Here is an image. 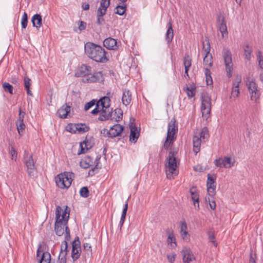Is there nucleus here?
Segmentation results:
<instances>
[{
	"mask_svg": "<svg viewBox=\"0 0 263 263\" xmlns=\"http://www.w3.org/2000/svg\"><path fill=\"white\" fill-rule=\"evenodd\" d=\"M85 52L92 60L98 63H105L108 61L106 52L101 46L91 42L85 45Z\"/></svg>",
	"mask_w": 263,
	"mask_h": 263,
	"instance_id": "nucleus-2",
	"label": "nucleus"
},
{
	"mask_svg": "<svg viewBox=\"0 0 263 263\" xmlns=\"http://www.w3.org/2000/svg\"><path fill=\"white\" fill-rule=\"evenodd\" d=\"M223 58L224 61L227 76L230 78L232 77L233 64L232 63V54L230 50L228 49H223Z\"/></svg>",
	"mask_w": 263,
	"mask_h": 263,
	"instance_id": "nucleus-7",
	"label": "nucleus"
},
{
	"mask_svg": "<svg viewBox=\"0 0 263 263\" xmlns=\"http://www.w3.org/2000/svg\"><path fill=\"white\" fill-rule=\"evenodd\" d=\"M206 187L208 194L211 197H213L216 193V175L208 174L207 175Z\"/></svg>",
	"mask_w": 263,
	"mask_h": 263,
	"instance_id": "nucleus-8",
	"label": "nucleus"
},
{
	"mask_svg": "<svg viewBox=\"0 0 263 263\" xmlns=\"http://www.w3.org/2000/svg\"><path fill=\"white\" fill-rule=\"evenodd\" d=\"M128 199H127V200L126 201L125 204L124 205V207L123 208L122 213V215H121V217L120 219H122V220H125V217H126V213H127V209H128Z\"/></svg>",
	"mask_w": 263,
	"mask_h": 263,
	"instance_id": "nucleus-49",
	"label": "nucleus"
},
{
	"mask_svg": "<svg viewBox=\"0 0 263 263\" xmlns=\"http://www.w3.org/2000/svg\"><path fill=\"white\" fill-rule=\"evenodd\" d=\"M60 251L63 252L64 253H68V242H67L66 241H63L62 242Z\"/></svg>",
	"mask_w": 263,
	"mask_h": 263,
	"instance_id": "nucleus-53",
	"label": "nucleus"
},
{
	"mask_svg": "<svg viewBox=\"0 0 263 263\" xmlns=\"http://www.w3.org/2000/svg\"><path fill=\"white\" fill-rule=\"evenodd\" d=\"M24 164L26 168V171L30 177H34L35 174L36 168L32 155L25 151L24 154Z\"/></svg>",
	"mask_w": 263,
	"mask_h": 263,
	"instance_id": "nucleus-5",
	"label": "nucleus"
},
{
	"mask_svg": "<svg viewBox=\"0 0 263 263\" xmlns=\"http://www.w3.org/2000/svg\"><path fill=\"white\" fill-rule=\"evenodd\" d=\"M248 85V89L250 94L251 99L257 101L259 98L260 92L257 89V86L255 82L251 81Z\"/></svg>",
	"mask_w": 263,
	"mask_h": 263,
	"instance_id": "nucleus-10",
	"label": "nucleus"
},
{
	"mask_svg": "<svg viewBox=\"0 0 263 263\" xmlns=\"http://www.w3.org/2000/svg\"><path fill=\"white\" fill-rule=\"evenodd\" d=\"M82 81L84 83H95L97 82H103L104 78L102 71H99L93 73V74H88L86 77L82 78Z\"/></svg>",
	"mask_w": 263,
	"mask_h": 263,
	"instance_id": "nucleus-9",
	"label": "nucleus"
},
{
	"mask_svg": "<svg viewBox=\"0 0 263 263\" xmlns=\"http://www.w3.org/2000/svg\"><path fill=\"white\" fill-rule=\"evenodd\" d=\"M51 255L48 251H44L41 258L40 260V263H50Z\"/></svg>",
	"mask_w": 263,
	"mask_h": 263,
	"instance_id": "nucleus-32",
	"label": "nucleus"
},
{
	"mask_svg": "<svg viewBox=\"0 0 263 263\" xmlns=\"http://www.w3.org/2000/svg\"><path fill=\"white\" fill-rule=\"evenodd\" d=\"M208 236L209 239L212 241V242L213 243V245L215 246H217V243L216 242V241L214 240L215 239V235L213 232L210 231L208 232Z\"/></svg>",
	"mask_w": 263,
	"mask_h": 263,
	"instance_id": "nucleus-58",
	"label": "nucleus"
},
{
	"mask_svg": "<svg viewBox=\"0 0 263 263\" xmlns=\"http://www.w3.org/2000/svg\"><path fill=\"white\" fill-rule=\"evenodd\" d=\"M107 10L99 7L97 10V17H102L106 14Z\"/></svg>",
	"mask_w": 263,
	"mask_h": 263,
	"instance_id": "nucleus-57",
	"label": "nucleus"
},
{
	"mask_svg": "<svg viewBox=\"0 0 263 263\" xmlns=\"http://www.w3.org/2000/svg\"><path fill=\"white\" fill-rule=\"evenodd\" d=\"M31 22L34 27L37 29L42 25V17L40 14H35L31 18Z\"/></svg>",
	"mask_w": 263,
	"mask_h": 263,
	"instance_id": "nucleus-24",
	"label": "nucleus"
},
{
	"mask_svg": "<svg viewBox=\"0 0 263 263\" xmlns=\"http://www.w3.org/2000/svg\"><path fill=\"white\" fill-rule=\"evenodd\" d=\"M117 40L111 37L105 39L103 41V46L108 50L117 49Z\"/></svg>",
	"mask_w": 263,
	"mask_h": 263,
	"instance_id": "nucleus-17",
	"label": "nucleus"
},
{
	"mask_svg": "<svg viewBox=\"0 0 263 263\" xmlns=\"http://www.w3.org/2000/svg\"><path fill=\"white\" fill-rule=\"evenodd\" d=\"M101 168V167L98 166V164H95V167L90 169L88 172V176H93L99 172V169Z\"/></svg>",
	"mask_w": 263,
	"mask_h": 263,
	"instance_id": "nucleus-48",
	"label": "nucleus"
},
{
	"mask_svg": "<svg viewBox=\"0 0 263 263\" xmlns=\"http://www.w3.org/2000/svg\"><path fill=\"white\" fill-rule=\"evenodd\" d=\"M101 111V107L99 105L98 103H96V107L91 111V113L92 115H96Z\"/></svg>",
	"mask_w": 263,
	"mask_h": 263,
	"instance_id": "nucleus-56",
	"label": "nucleus"
},
{
	"mask_svg": "<svg viewBox=\"0 0 263 263\" xmlns=\"http://www.w3.org/2000/svg\"><path fill=\"white\" fill-rule=\"evenodd\" d=\"M176 120L173 118L168 124L167 136L176 139V135L178 131L177 124H176Z\"/></svg>",
	"mask_w": 263,
	"mask_h": 263,
	"instance_id": "nucleus-12",
	"label": "nucleus"
},
{
	"mask_svg": "<svg viewBox=\"0 0 263 263\" xmlns=\"http://www.w3.org/2000/svg\"><path fill=\"white\" fill-rule=\"evenodd\" d=\"M190 193L191 195V198L194 202V204L196 206V202L199 201V194L197 192V188L195 186H193L190 190Z\"/></svg>",
	"mask_w": 263,
	"mask_h": 263,
	"instance_id": "nucleus-30",
	"label": "nucleus"
},
{
	"mask_svg": "<svg viewBox=\"0 0 263 263\" xmlns=\"http://www.w3.org/2000/svg\"><path fill=\"white\" fill-rule=\"evenodd\" d=\"M241 82V77L237 76L233 82V88L231 92V97L234 99L237 98L239 94V86Z\"/></svg>",
	"mask_w": 263,
	"mask_h": 263,
	"instance_id": "nucleus-14",
	"label": "nucleus"
},
{
	"mask_svg": "<svg viewBox=\"0 0 263 263\" xmlns=\"http://www.w3.org/2000/svg\"><path fill=\"white\" fill-rule=\"evenodd\" d=\"M183 89L186 92V95L189 98H191L195 95L196 86L194 84L191 85L190 87L186 85L183 87Z\"/></svg>",
	"mask_w": 263,
	"mask_h": 263,
	"instance_id": "nucleus-28",
	"label": "nucleus"
},
{
	"mask_svg": "<svg viewBox=\"0 0 263 263\" xmlns=\"http://www.w3.org/2000/svg\"><path fill=\"white\" fill-rule=\"evenodd\" d=\"M217 21L219 23V30L223 37L224 34H228L227 27L224 16L221 15H218Z\"/></svg>",
	"mask_w": 263,
	"mask_h": 263,
	"instance_id": "nucleus-15",
	"label": "nucleus"
},
{
	"mask_svg": "<svg viewBox=\"0 0 263 263\" xmlns=\"http://www.w3.org/2000/svg\"><path fill=\"white\" fill-rule=\"evenodd\" d=\"M181 235L182 239L185 241H189L190 239V236L187 231H184L181 233Z\"/></svg>",
	"mask_w": 263,
	"mask_h": 263,
	"instance_id": "nucleus-59",
	"label": "nucleus"
},
{
	"mask_svg": "<svg viewBox=\"0 0 263 263\" xmlns=\"http://www.w3.org/2000/svg\"><path fill=\"white\" fill-rule=\"evenodd\" d=\"M77 127L75 128L77 131L79 133H84L88 132L89 130V126H87L85 124H76Z\"/></svg>",
	"mask_w": 263,
	"mask_h": 263,
	"instance_id": "nucleus-36",
	"label": "nucleus"
},
{
	"mask_svg": "<svg viewBox=\"0 0 263 263\" xmlns=\"http://www.w3.org/2000/svg\"><path fill=\"white\" fill-rule=\"evenodd\" d=\"M167 242L168 245L170 244L171 245L172 248H174L177 246L176 238L174 234L168 236L167 239Z\"/></svg>",
	"mask_w": 263,
	"mask_h": 263,
	"instance_id": "nucleus-45",
	"label": "nucleus"
},
{
	"mask_svg": "<svg viewBox=\"0 0 263 263\" xmlns=\"http://www.w3.org/2000/svg\"><path fill=\"white\" fill-rule=\"evenodd\" d=\"M70 106L68 105L67 103L62 105L57 111L59 117L62 119L67 118L68 114L70 113Z\"/></svg>",
	"mask_w": 263,
	"mask_h": 263,
	"instance_id": "nucleus-18",
	"label": "nucleus"
},
{
	"mask_svg": "<svg viewBox=\"0 0 263 263\" xmlns=\"http://www.w3.org/2000/svg\"><path fill=\"white\" fill-rule=\"evenodd\" d=\"M176 138L166 136V139L163 144V148L165 150H167L169 147L173 144Z\"/></svg>",
	"mask_w": 263,
	"mask_h": 263,
	"instance_id": "nucleus-38",
	"label": "nucleus"
},
{
	"mask_svg": "<svg viewBox=\"0 0 263 263\" xmlns=\"http://www.w3.org/2000/svg\"><path fill=\"white\" fill-rule=\"evenodd\" d=\"M130 133L129 135V140L133 143H136L139 136V131L134 125H130Z\"/></svg>",
	"mask_w": 263,
	"mask_h": 263,
	"instance_id": "nucleus-21",
	"label": "nucleus"
},
{
	"mask_svg": "<svg viewBox=\"0 0 263 263\" xmlns=\"http://www.w3.org/2000/svg\"><path fill=\"white\" fill-rule=\"evenodd\" d=\"M193 151L196 155L200 150L201 140L198 136L195 135L193 138Z\"/></svg>",
	"mask_w": 263,
	"mask_h": 263,
	"instance_id": "nucleus-27",
	"label": "nucleus"
},
{
	"mask_svg": "<svg viewBox=\"0 0 263 263\" xmlns=\"http://www.w3.org/2000/svg\"><path fill=\"white\" fill-rule=\"evenodd\" d=\"M114 112L115 117L114 119H115L117 122H118L122 119L123 111L121 108H117L115 109Z\"/></svg>",
	"mask_w": 263,
	"mask_h": 263,
	"instance_id": "nucleus-40",
	"label": "nucleus"
},
{
	"mask_svg": "<svg viewBox=\"0 0 263 263\" xmlns=\"http://www.w3.org/2000/svg\"><path fill=\"white\" fill-rule=\"evenodd\" d=\"M80 196L84 198H87L89 195V191L87 186L82 187L80 191Z\"/></svg>",
	"mask_w": 263,
	"mask_h": 263,
	"instance_id": "nucleus-46",
	"label": "nucleus"
},
{
	"mask_svg": "<svg viewBox=\"0 0 263 263\" xmlns=\"http://www.w3.org/2000/svg\"><path fill=\"white\" fill-rule=\"evenodd\" d=\"M110 2L107 0H101L100 2V8H103L107 10V8L109 6Z\"/></svg>",
	"mask_w": 263,
	"mask_h": 263,
	"instance_id": "nucleus-52",
	"label": "nucleus"
},
{
	"mask_svg": "<svg viewBox=\"0 0 263 263\" xmlns=\"http://www.w3.org/2000/svg\"><path fill=\"white\" fill-rule=\"evenodd\" d=\"M93 164V158L89 156H85L80 163V166L84 168H87Z\"/></svg>",
	"mask_w": 263,
	"mask_h": 263,
	"instance_id": "nucleus-23",
	"label": "nucleus"
},
{
	"mask_svg": "<svg viewBox=\"0 0 263 263\" xmlns=\"http://www.w3.org/2000/svg\"><path fill=\"white\" fill-rule=\"evenodd\" d=\"M213 58L211 54H205L203 58V64L204 66L211 67L213 65Z\"/></svg>",
	"mask_w": 263,
	"mask_h": 263,
	"instance_id": "nucleus-37",
	"label": "nucleus"
},
{
	"mask_svg": "<svg viewBox=\"0 0 263 263\" xmlns=\"http://www.w3.org/2000/svg\"><path fill=\"white\" fill-rule=\"evenodd\" d=\"M115 9L116 10V11H115L116 14H118L120 15H123L126 11L127 5L126 4H123L122 5H118L115 8Z\"/></svg>",
	"mask_w": 263,
	"mask_h": 263,
	"instance_id": "nucleus-33",
	"label": "nucleus"
},
{
	"mask_svg": "<svg viewBox=\"0 0 263 263\" xmlns=\"http://www.w3.org/2000/svg\"><path fill=\"white\" fill-rule=\"evenodd\" d=\"M243 48L245 59L248 61H250L251 58V55L253 51L252 47L249 46L248 43H246L245 44Z\"/></svg>",
	"mask_w": 263,
	"mask_h": 263,
	"instance_id": "nucleus-29",
	"label": "nucleus"
},
{
	"mask_svg": "<svg viewBox=\"0 0 263 263\" xmlns=\"http://www.w3.org/2000/svg\"><path fill=\"white\" fill-rule=\"evenodd\" d=\"M167 29L165 35V40L168 44H170L173 39L174 37V32L172 27V24L171 20L167 24Z\"/></svg>",
	"mask_w": 263,
	"mask_h": 263,
	"instance_id": "nucleus-20",
	"label": "nucleus"
},
{
	"mask_svg": "<svg viewBox=\"0 0 263 263\" xmlns=\"http://www.w3.org/2000/svg\"><path fill=\"white\" fill-rule=\"evenodd\" d=\"M72 177H74L73 173L66 172L58 175L55 177L57 186L62 189L69 188L72 181Z\"/></svg>",
	"mask_w": 263,
	"mask_h": 263,
	"instance_id": "nucleus-4",
	"label": "nucleus"
},
{
	"mask_svg": "<svg viewBox=\"0 0 263 263\" xmlns=\"http://www.w3.org/2000/svg\"><path fill=\"white\" fill-rule=\"evenodd\" d=\"M64 208V210L59 205L56 208L54 231L58 236L63 235L64 227L67 224L69 218L70 210L67 205Z\"/></svg>",
	"mask_w": 263,
	"mask_h": 263,
	"instance_id": "nucleus-1",
	"label": "nucleus"
},
{
	"mask_svg": "<svg viewBox=\"0 0 263 263\" xmlns=\"http://www.w3.org/2000/svg\"><path fill=\"white\" fill-rule=\"evenodd\" d=\"M25 115V112L23 111L21 108H19V115L18 118L17 119L16 122H21L24 121V118Z\"/></svg>",
	"mask_w": 263,
	"mask_h": 263,
	"instance_id": "nucleus-55",
	"label": "nucleus"
},
{
	"mask_svg": "<svg viewBox=\"0 0 263 263\" xmlns=\"http://www.w3.org/2000/svg\"><path fill=\"white\" fill-rule=\"evenodd\" d=\"M28 24V15L26 12L23 15L21 20V26L23 29H25L27 27Z\"/></svg>",
	"mask_w": 263,
	"mask_h": 263,
	"instance_id": "nucleus-47",
	"label": "nucleus"
},
{
	"mask_svg": "<svg viewBox=\"0 0 263 263\" xmlns=\"http://www.w3.org/2000/svg\"><path fill=\"white\" fill-rule=\"evenodd\" d=\"M177 152L170 151L168 158L167 164H166V174L168 179H173L174 176H177L178 171L177 170L178 167L177 159L175 157Z\"/></svg>",
	"mask_w": 263,
	"mask_h": 263,
	"instance_id": "nucleus-3",
	"label": "nucleus"
},
{
	"mask_svg": "<svg viewBox=\"0 0 263 263\" xmlns=\"http://www.w3.org/2000/svg\"><path fill=\"white\" fill-rule=\"evenodd\" d=\"M234 162H232L230 157H225L223 159L219 158L214 161L215 165L219 167L230 168L233 166Z\"/></svg>",
	"mask_w": 263,
	"mask_h": 263,
	"instance_id": "nucleus-11",
	"label": "nucleus"
},
{
	"mask_svg": "<svg viewBox=\"0 0 263 263\" xmlns=\"http://www.w3.org/2000/svg\"><path fill=\"white\" fill-rule=\"evenodd\" d=\"M182 254L183 263H192L195 259L192 251L189 248H183Z\"/></svg>",
	"mask_w": 263,
	"mask_h": 263,
	"instance_id": "nucleus-13",
	"label": "nucleus"
},
{
	"mask_svg": "<svg viewBox=\"0 0 263 263\" xmlns=\"http://www.w3.org/2000/svg\"><path fill=\"white\" fill-rule=\"evenodd\" d=\"M76 127H77L76 124H75L74 125H73L72 124H69L66 127L67 130L72 134H74L76 133L77 129H75V128H76Z\"/></svg>",
	"mask_w": 263,
	"mask_h": 263,
	"instance_id": "nucleus-51",
	"label": "nucleus"
},
{
	"mask_svg": "<svg viewBox=\"0 0 263 263\" xmlns=\"http://www.w3.org/2000/svg\"><path fill=\"white\" fill-rule=\"evenodd\" d=\"M199 138H200V139H202L203 140L208 139L209 135L208 128L206 127H204L201 130V131L199 134Z\"/></svg>",
	"mask_w": 263,
	"mask_h": 263,
	"instance_id": "nucleus-42",
	"label": "nucleus"
},
{
	"mask_svg": "<svg viewBox=\"0 0 263 263\" xmlns=\"http://www.w3.org/2000/svg\"><path fill=\"white\" fill-rule=\"evenodd\" d=\"M91 246L88 243H84L83 244V248L84 250L87 251V255L89 256L90 254H91Z\"/></svg>",
	"mask_w": 263,
	"mask_h": 263,
	"instance_id": "nucleus-54",
	"label": "nucleus"
},
{
	"mask_svg": "<svg viewBox=\"0 0 263 263\" xmlns=\"http://www.w3.org/2000/svg\"><path fill=\"white\" fill-rule=\"evenodd\" d=\"M201 110L202 116L206 117V115L210 114L211 110V98L208 93H202L201 95ZM208 116H207L208 117Z\"/></svg>",
	"mask_w": 263,
	"mask_h": 263,
	"instance_id": "nucleus-6",
	"label": "nucleus"
},
{
	"mask_svg": "<svg viewBox=\"0 0 263 263\" xmlns=\"http://www.w3.org/2000/svg\"><path fill=\"white\" fill-rule=\"evenodd\" d=\"M110 99L108 98V97H103L97 101V103L101 107V109L103 108L110 109Z\"/></svg>",
	"mask_w": 263,
	"mask_h": 263,
	"instance_id": "nucleus-25",
	"label": "nucleus"
},
{
	"mask_svg": "<svg viewBox=\"0 0 263 263\" xmlns=\"http://www.w3.org/2000/svg\"><path fill=\"white\" fill-rule=\"evenodd\" d=\"M72 250H75L76 249H81V242L80 241L79 237L78 236H76L74 238V240L72 242Z\"/></svg>",
	"mask_w": 263,
	"mask_h": 263,
	"instance_id": "nucleus-43",
	"label": "nucleus"
},
{
	"mask_svg": "<svg viewBox=\"0 0 263 263\" xmlns=\"http://www.w3.org/2000/svg\"><path fill=\"white\" fill-rule=\"evenodd\" d=\"M124 128V127L123 126L119 124L113 125L110 128V133H108L110 134V138H112L120 136Z\"/></svg>",
	"mask_w": 263,
	"mask_h": 263,
	"instance_id": "nucleus-16",
	"label": "nucleus"
},
{
	"mask_svg": "<svg viewBox=\"0 0 263 263\" xmlns=\"http://www.w3.org/2000/svg\"><path fill=\"white\" fill-rule=\"evenodd\" d=\"M210 49H211V47H210V44L209 42H208L206 45H204L203 44V49L205 51V54H211L210 53Z\"/></svg>",
	"mask_w": 263,
	"mask_h": 263,
	"instance_id": "nucleus-61",
	"label": "nucleus"
},
{
	"mask_svg": "<svg viewBox=\"0 0 263 263\" xmlns=\"http://www.w3.org/2000/svg\"><path fill=\"white\" fill-rule=\"evenodd\" d=\"M176 254H172L167 255V258L168 261L171 263H173L175 261Z\"/></svg>",
	"mask_w": 263,
	"mask_h": 263,
	"instance_id": "nucleus-64",
	"label": "nucleus"
},
{
	"mask_svg": "<svg viewBox=\"0 0 263 263\" xmlns=\"http://www.w3.org/2000/svg\"><path fill=\"white\" fill-rule=\"evenodd\" d=\"M8 148L9 151V154L11 155V159L16 160L17 156V152L15 149L14 147L12 146V144L11 142H9V143Z\"/></svg>",
	"mask_w": 263,
	"mask_h": 263,
	"instance_id": "nucleus-39",
	"label": "nucleus"
},
{
	"mask_svg": "<svg viewBox=\"0 0 263 263\" xmlns=\"http://www.w3.org/2000/svg\"><path fill=\"white\" fill-rule=\"evenodd\" d=\"M78 23L80 24L79 26V30L80 32L85 30L86 27V23L83 21H80L78 22Z\"/></svg>",
	"mask_w": 263,
	"mask_h": 263,
	"instance_id": "nucleus-60",
	"label": "nucleus"
},
{
	"mask_svg": "<svg viewBox=\"0 0 263 263\" xmlns=\"http://www.w3.org/2000/svg\"><path fill=\"white\" fill-rule=\"evenodd\" d=\"M15 123L18 134L21 136H22L25 133V130L26 128V125L24 124V121L16 122Z\"/></svg>",
	"mask_w": 263,
	"mask_h": 263,
	"instance_id": "nucleus-34",
	"label": "nucleus"
},
{
	"mask_svg": "<svg viewBox=\"0 0 263 263\" xmlns=\"http://www.w3.org/2000/svg\"><path fill=\"white\" fill-rule=\"evenodd\" d=\"M91 67L86 65H83L81 66L79 71L76 73L77 77H86L88 74L91 72Z\"/></svg>",
	"mask_w": 263,
	"mask_h": 263,
	"instance_id": "nucleus-22",
	"label": "nucleus"
},
{
	"mask_svg": "<svg viewBox=\"0 0 263 263\" xmlns=\"http://www.w3.org/2000/svg\"><path fill=\"white\" fill-rule=\"evenodd\" d=\"M192 64V59L191 57L187 53H185L183 58V65L184 69H190Z\"/></svg>",
	"mask_w": 263,
	"mask_h": 263,
	"instance_id": "nucleus-35",
	"label": "nucleus"
},
{
	"mask_svg": "<svg viewBox=\"0 0 263 263\" xmlns=\"http://www.w3.org/2000/svg\"><path fill=\"white\" fill-rule=\"evenodd\" d=\"M3 88L5 91L9 92V93L12 95L13 94V86L10 84L9 83L5 82L3 84Z\"/></svg>",
	"mask_w": 263,
	"mask_h": 263,
	"instance_id": "nucleus-44",
	"label": "nucleus"
},
{
	"mask_svg": "<svg viewBox=\"0 0 263 263\" xmlns=\"http://www.w3.org/2000/svg\"><path fill=\"white\" fill-rule=\"evenodd\" d=\"M187 227L186 222L185 221H182L180 226V233H182L184 231H187Z\"/></svg>",
	"mask_w": 263,
	"mask_h": 263,
	"instance_id": "nucleus-62",
	"label": "nucleus"
},
{
	"mask_svg": "<svg viewBox=\"0 0 263 263\" xmlns=\"http://www.w3.org/2000/svg\"><path fill=\"white\" fill-rule=\"evenodd\" d=\"M31 79L30 78H29L28 77H24V87L26 90L27 94L28 96H32V93L30 89V87L31 86Z\"/></svg>",
	"mask_w": 263,
	"mask_h": 263,
	"instance_id": "nucleus-31",
	"label": "nucleus"
},
{
	"mask_svg": "<svg viewBox=\"0 0 263 263\" xmlns=\"http://www.w3.org/2000/svg\"><path fill=\"white\" fill-rule=\"evenodd\" d=\"M82 252V249L71 250V256L73 261H76L80 256Z\"/></svg>",
	"mask_w": 263,
	"mask_h": 263,
	"instance_id": "nucleus-41",
	"label": "nucleus"
},
{
	"mask_svg": "<svg viewBox=\"0 0 263 263\" xmlns=\"http://www.w3.org/2000/svg\"><path fill=\"white\" fill-rule=\"evenodd\" d=\"M97 100L95 99H93L90 102L87 103L84 106V110L85 111L88 110L89 108L92 107L93 105H96Z\"/></svg>",
	"mask_w": 263,
	"mask_h": 263,
	"instance_id": "nucleus-50",
	"label": "nucleus"
},
{
	"mask_svg": "<svg viewBox=\"0 0 263 263\" xmlns=\"http://www.w3.org/2000/svg\"><path fill=\"white\" fill-rule=\"evenodd\" d=\"M256 254H254V256H253V255L252 253L251 252L250 254L249 263H256Z\"/></svg>",
	"mask_w": 263,
	"mask_h": 263,
	"instance_id": "nucleus-63",
	"label": "nucleus"
},
{
	"mask_svg": "<svg viewBox=\"0 0 263 263\" xmlns=\"http://www.w3.org/2000/svg\"><path fill=\"white\" fill-rule=\"evenodd\" d=\"M112 115V108H103L101 109L98 120L101 121H106L111 118Z\"/></svg>",
	"mask_w": 263,
	"mask_h": 263,
	"instance_id": "nucleus-19",
	"label": "nucleus"
},
{
	"mask_svg": "<svg viewBox=\"0 0 263 263\" xmlns=\"http://www.w3.org/2000/svg\"><path fill=\"white\" fill-rule=\"evenodd\" d=\"M132 101V92L129 90L125 89L123 91L122 101L123 105L127 106Z\"/></svg>",
	"mask_w": 263,
	"mask_h": 263,
	"instance_id": "nucleus-26",
	"label": "nucleus"
}]
</instances>
